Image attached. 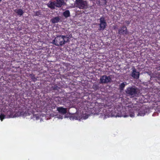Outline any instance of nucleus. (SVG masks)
<instances>
[{"label":"nucleus","instance_id":"10","mask_svg":"<svg viewBox=\"0 0 160 160\" xmlns=\"http://www.w3.org/2000/svg\"><path fill=\"white\" fill-rule=\"evenodd\" d=\"M128 32L125 26H123L120 28L118 30V33L120 34L126 35L128 34Z\"/></svg>","mask_w":160,"mask_h":160},{"label":"nucleus","instance_id":"17","mask_svg":"<svg viewBox=\"0 0 160 160\" xmlns=\"http://www.w3.org/2000/svg\"><path fill=\"white\" fill-rule=\"evenodd\" d=\"M40 117L41 116L39 114H33V117L32 118H33L35 120H38L39 119Z\"/></svg>","mask_w":160,"mask_h":160},{"label":"nucleus","instance_id":"20","mask_svg":"<svg viewBox=\"0 0 160 160\" xmlns=\"http://www.w3.org/2000/svg\"><path fill=\"white\" fill-rule=\"evenodd\" d=\"M89 116V115H85L83 116L82 118L83 119H86L88 118Z\"/></svg>","mask_w":160,"mask_h":160},{"label":"nucleus","instance_id":"3","mask_svg":"<svg viewBox=\"0 0 160 160\" xmlns=\"http://www.w3.org/2000/svg\"><path fill=\"white\" fill-rule=\"evenodd\" d=\"M68 38L66 36H59L53 40L52 43L56 46H62L68 41Z\"/></svg>","mask_w":160,"mask_h":160},{"label":"nucleus","instance_id":"9","mask_svg":"<svg viewBox=\"0 0 160 160\" xmlns=\"http://www.w3.org/2000/svg\"><path fill=\"white\" fill-rule=\"evenodd\" d=\"M47 5L49 8L52 10L55 9V7H56V4L55 1L52 2L50 1L47 4Z\"/></svg>","mask_w":160,"mask_h":160},{"label":"nucleus","instance_id":"6","mask_svg":"<svg viewBox=\"0 0 160 160\" xmlns=\"http://www.w3.org/2000/svg\"><path fill=\"white\" fill-rule=\"evenodd\" d=\"M100 81L101 83H107L111 81V78L110 76L105 75L100 77Z\"/></svg>","mask_w":160,"mask_h":160},{"label":"nucleus","instance_id":"5","mask_svg":"<svg viewBox=\"0 0 160 160\" xmlns=\"http://www.w3.org/2000/svg\"><path fill=\"white\" fill-rule=\"evenodd\" d=\"M125 92L128 96L133 97L137 94V88L135 87H128L127 88Z\"/></svg>","mask_w":160,"mask_h":160},{"label":"nucleus","instance_id":"13","mask_svg":"<svg viewBox=\"0 0 160 160\" xmlns=\"http://www.w3.org/2000/svg\"><path fill=\"white\" fill-rule=\"evenodd\" d=\"M14 12L18 15L19 17H21L23 14L24 13L23 11L21 9H16L14 10Z\"/></svg>","mask_w":160,"mask_h":160},{"label":"nucleus","instance_id":"21","mask_svg":"<svg viewBox=\"0 0 160 160\" xmlns=\"http://www.w3.org/2000/svg\"><path fill=\"white\" fill-rule=\"evenodd\" d=\"M125 22L126 24H127L128 25L130 23V22L129 21H126Z\"/></svg>","mask_w":160,"mask_h":160},{"label":"nucleus","instance_id":"19","mask_svg":"<svg viewBox=\"0 0 160 160\" xmlns=\"http://www.w3.org/2000/svg\"><path fill=\"white\" fill-rule=\"evenodd\" d=\"M5 118V116L3 114H1L0 115V119L2 121L3 119H4Z\"/></svg>","mask_w":160,"mask_h":160},{"label":"nucleus","instance_id":"8","mask_svg":"<svg viewBox=\"0 0 160 160\" xmlns=\"http://www.w3.org/2000/svg\"><path fill=\"white\" fill-rule=\"evenodd\" d=\"M132 77L134 78L138 79L139 77V72H137L135 68H132V72L131 75Z\"/></svg>","mask_w":160,"mask_h":160},{"label":"nucleus","instance_id":"1","mask_svg":"<svg viewBox=\"0 0 160 160\" xmlns=\"http://www.w3.org/2000/svg\"><path fill=\"white\" fill-rule=\"evenodd\" d=\"M100 109H102V113H101V118L103 119L109 117H123L126 118L129 116L131 118L134 117L135 116V113H138L137 116H143L147 112V109L141 108L138 111L136 110H130L127 114L124 111L122 110V108L119 105H117L114 108L111 104L104 105L100 104L99 105Z\"/></svg>","mask_w":160,"mask_h":160},{"label":"nucleus","instance_id":"12","mask_svg":"<svg viewBox=\"0 0 160 160\" xmlns=\"http://www.w3.org/2000/svg\"><path fill=\"white\" fill-rule=\"evenodd\" d=\"M57 110L62 114H65L67 112V109L62 107H58Z\"/></svg>","mask_w":160,"mask_h":160},{"label":"nucleus","instance_id":"15","mask_svg":"<svg viewBox=\"0 0 160 160\" xmlns=\"http://www.w3.org/2000/svg\"><path fill=\"white\" fill-rule=\"evenodd\" d=\"M127 85V83L126 82H124L121 83L119 85V88L121 90H123L124 88L126 85Z\"/></svg>","mask_w":160,"mask_h":160},{"label":"nucleus","instance_id":"16","mask_svg":"<svg viewBox=\"0 0 160 160\" xmlns=\"http://www.w3.org/2000/svg\"><path fill=\"white\" fill-rule=\"evenodd\" d=\"M60 19L58 17H56L51 19L52 22V23H56L59 21Z\"/></svg>","mask_w":160,"mask_h":160},{"label":"nucleus","instance_id":"23","mask_svg":"<svg viewBox=\"0 0 160 160\" xmlns=\"http://www.w3.org/2000/svg\"><path fill=\"white\" fill-rule=\"evenodd\" d=\"M2 0H0V2Z\"/></svg>","mask_w":160,"mask_h":160},{"label":"nucleus","instance_id":"7","mask_svg":"<svg viewBox=\"0 0 160 160\" xmlns=\"http://www.w3.org/2000/svg\"><path fill=\"white\" fill-rule=\"evenodd\" d=\"M100 23L99 26L100 30H104L106 28L107 23L104 17H102L100 19Z\"/></svg>","mask_w":160,"mask_h":160},{"label":"nucleus","instance_id":"11","mask_svg":"<svg viewBox=\"0 0 160 160\" xmlns=\"http://www.w3.org/2000/svg\"><path fill=\"white\" fill-rule=\"evenodd\" d=\"M55 2L57 8H61L62 6L66 5V3L64 0H56Z\"/></svg>","mask_w":160,"mask_h":160},{"label":"nucleus","instance_id":"18","mask_svg":"<svg viewBox=\"0 0 160 160\" xmlns=\"http://www.w3.org/2000/svg\"><path fill=\"white\" fill-rule=\"evenodd\" d=\"M106 3V0H99V3L101 5L105 4Z\"/></svg>","mask_w":160,"mask_h":160},{"label":"nucleus","instance_id":"4","mask_svg":"<svg viewBox=\"0 0 160 160\" xmlns=\"http://www.w3.org/2000/svg\"><path fill=\"white\" fill-rule=\"evenodd\" d=\"M75 5L80 9H85L88 8V3L86 1L83 0H76Z\"/></svg>","mask_w":160,"mask_h":160},{"label":"nucleus","instance_id":"22","mask_svg":"<svg viewBox=\"0 0 160 160\" xmlns=\"http://www.w3.org/2000/svg\"><path fill=\"white\" fill-rule=\"evenodd\" d=\"M57 118L59 119H62L63 118L62 116H59L58 117H57Z\"/></svg>","mask_w":160,"mask_h":160},{"label":"nucleus","instance_id":"14","mask_svg":"<svg viewBox=\"0 0 160 160\" xmlns=\"http://www.w3.org/2000/svg\"><path fill=\"white\" fill-rule=\"evenodd\" d=\"M63 14L66 18L69 17L70 16V12L69 10H66L63 12Z\"/></svg>","mask_w":160,"mask_h":160},{"label":"nucleus","instance_id":"2","mask_svg":"<svg viewBox=\"0 0 160 160\" xmlns=\"http://www.w3.org/2000/svg\"><path fill=\"white\" fill-rule=\"evenodd\" d=\"M31 113L29 111H24L21 109H15L14 111L11 110L8 111L7 113L8 118H15L19 117H26L30 115Z\"/></svg>","mask_w":160,"mask_h":160}]
</instances>
